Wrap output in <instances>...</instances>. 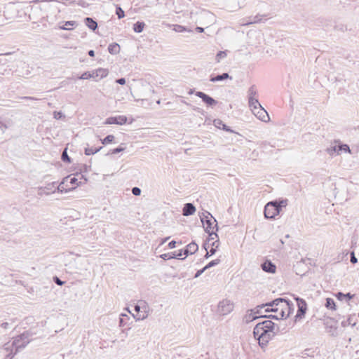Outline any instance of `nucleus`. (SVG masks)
Masks as SVG:
<instances>
[{"label":"nucleus","mask_w":359,"mask_h":359,"mask_svg":"<svg viewBox=\"0 0 359 359\" xmlns=\"http://www.w3.org/2000/svg\"><path fill=\"white\" fill-rule=\"evenodd\" d=\"M266 306H279L276 309H269L267 308L265 311H273L278 313L281 319L287 318L290 316L291 311L292 310V306H293L292 303L290 301L286 300L283 298H278L274 299L273 301L266 304Z\"/></svg>","instance_id":"obj_1"},{"label":"nucleus","mask_w":359,"mask_h":359,"mask_svg":"<svg viewBox=\"0 0 359 359\" xmlns=\"http://www.w3.org/2000/svg\"><path fill=\"white\" fill-rule=\"evenodd\" d=\"M32 334L29 332H25L22 334L15 337L11 344H6L4 345V349L8 351L11 348L15 347V353H8L6 356V359H11L14 355L20 350L25 348L30 341L29 337Z\"/></svg>","instance_id":"obj_2"},{"label":"nucleus","mask_w":359,"mask_h":359,"mask_svg":"<svg viewBox=\"0 0 359 359\" xmlns=\"http://www.w3.org/2000/svg\"><path fill=\"white\" fill-rule=\"evenodd\" d=\"M208 215H204V217H201V220L203 223L204 229L207 233H208L210 239L214 240L215 238L212 236H215L217 238V235L215 233V229L216 228V231H217V223L216 219L210 215V212H206Z\"/></svg>","instance_id":"obj_3"},{"label":"nucleus","mask_w":359,"mask_h":359,"mask_svg":"<svg viewBox=\"0 0 359 359\" xmlns=\"http://www.w3.org/2000/svg\"><path fill=\"white\" fill-rule=\"evenodd\" d=\"M263 325H265V327H264L262 332L260 334H262V339H259V345L262 347L266 346L275 335V332L273 331L275 324L271 320H264Z\"/></svg>","instance_id":"obj_4"},{"label":"nucleus","mask_w":359,"mask_h":359,"mask_svg":"<svg viewBox=\"0 0 359 359\" xmlns=\"http://www.w3.org/2000/svg\"><path fill=\"white\" fill-rule=\"evenodd\" d=\"M280 211V204L277 201L269 202L264 208V216L267 219H273Z\"/></svg>","instance_id":"obj_5"},{"label":"nucleus","mask_w":359,"mask_h":359,"mask_svg":"<svg viewBox=\"0 0 359 359\" xmlns=\"http://www.w3.org/2000/svg\"><path fill=\"white\" fill-rule=\"evenodd\" d=\"M109 74V70L104 68H98L92 72H86L82 74L79 79H95L97 77H100V79L105 78Z\"/></svg>","instance_id":"obj_6"},{"label":"nucleus","mask_w":359,"mask_h":359,"mask_svg":"<svg viewBox=\"0 0 359 359\" xmlns=\"http://www.w3.org/2000/svg\"><path fill=\"white\" fill-rule=\"evenodd\" d=\"M233 304L229 299H223L218 304L217 311L221 315H227L233 309Z\"/></svg>","instance_id":"obj_7"},{"label":"nucleus","mask_w":359,"mask_h":359,"mask_svg":"<svg viewBox=\"0 0 359 359\" xmlns=\"http://www.w3.org/2000/svg\"><path fill=\"white\" fill-rule=\"evenodd\" d=\"M56 182H53L48 184L45 187H40L38 188V195L42 196L43 195L48 196L50 194H53L56 191L55 185Z\"/></svg>","instance_id":"obj_8"},{"label":"nucleus","mask_w":359,"mask_h":359,"mask_svg":"<svg viewBox=\"0 0 359 359\" xmlns=\"http://www.w3.org/2000/svg\"><path fill=\"white\" fill-rule=\"evenodd\" d=\"M195 95L202 99L203 102L206 104L208 106H215L217 104V101L205 94L203 92L197 91Z\"/></svg>","instance_id":"obj_9"},{"label":"nucleus","mask_w":359,"mask_h":359,"mask_svg":"<svg viewBox=\"0 0 359 359\" xmlns=\"http://www.w3.org/2000/svg\"><path fill=\"white\" fill-rule=\"evenodd\" d=\"M243 0H228L226 8L229 12H235L242 8Z\"/></svg>","instance_id":"obj_10"},{"label":"nucleus","mask_w":359,"mask_h":359,"mask_svg":"<svg viewBox=\"0 0 359 359\" xmlns=\"http://www.w3.org/2000/svg\"><path fill=\"white\" fill-rule=\"evenodd\" d=\"M127 117L125 116H111L106 119V124L123 125L127 122Z\"/></svg>","instance_id":"obj_11"},{"label":"nucleus","mask_w":359,"mask_h":359,"mask_svg":"<svg viewBox=\"0 0 359 359\" xmlns=\"http://www.w3.org/2000/svg\"><path fill=\"white\" fill-rule=\"evenodd\" d=\"M252 113L262 121L268 122L270 120L267 111L262 107L256 108V111H252Z\"/></svg>","instance_id":"obj_12"},{"label":"nucleus","mask_w":359,"mask_h":359,"mask_svg":"<svg viewBox=\"0 0 359 359\" xmlns=\"http://www.w3.org/2000/svg\"><path fill=\"white\" fill-rule=\"evenodd\" d=\"M296 300L298 306V311L295 317L302 318V316H304L306 313L307 310V305L306 302L302 299L297 297Z\"/></svg>","instance_id":"obj_13"},{"label":"nucleus","mask_w":359,"mask_h":359,"mask_svg":"<svg viewBox=\"0 0 359 359\" xmlns=\"http://www.w3.org/2000/svg\"><path fill=\"white\" fill-rule=\"evenodd\" d=\"M262 270L265 272L274 273L276 272V266L269 260H266L261 265Z\"/></svg>","instance_id":"obj_14"},{"label":"nucleus","mask_w":359,"mask_h":359,"mask_svg":"<svg viewBox=\"0 0 359 359\" xmlns=\"http://www.w3.org/2000/svg\"><path fill=\"white\" fill-rule=\"evenodd\" d=\"M196 212V208L194 204L191 203H187L184 204V208L182 209V215L184 216H190L194 214Z\"/></svg>","instance_id":"obj_15"},{"label":"nucleus","mask_w":359,"mask_h":359,"mask_svg":"<svg viewBox=\"0 0 359 359\" xmlns=\"http://www.w3.org/2000/svg\"><path fill=\"white\" fill-rule=\"evenodd\" d=\"M263 324H264V321L257 323L253 330L254 337L255 339H257L259 341L260 339H262V334H261V332H262L264 327H265V325H263Z\"/></svg>","instance_id":"obj_16"},{"label":"nucleus","mask_w":359,"mask_h":359,"mask_svg":"<svg viewBox=\"0 0 359 359\" xmlns=\"http://www.w3.org/2000/svg\"><path fill=\"white\" fill-rule=\"evenodd\" d=\"M69 177H65L57 187L55 186L56 191H58L60 193H67L75 189V187L68 189L65 187V183L69 179Z\"/></svg>","instance_id":"obj_17"},{"label":"nucleus","mask_w":359,"mask_h":359,"mask_svg":"<svg viewBox=\"0 0 359 359\" xmlns=\"http://www.w3.org/2000/svg\"><path fill=\"white\" fill-rule=\"evenodd\" d=\"M262 21V15H257L254 17H250L248 20H243L241 23V25L247 26L252 25L253 23H259Z\"/></svg>","instance_id":"obj_18"},{"label":"nucleus","mask_w":359,"mask_h":359,"mask_svg":"<svg viewBox=\"0 0 359 359\" xmlns=\"http://www.w3.org/2000/svg\"><path fill=\"white\" fill-rule=\"evenodd\" d=\"M265 316H257L255 315V313H253V309H251L248 311L247 314L244 317V320L246 323H249L255 320H257L258 318H265Z\"/></svg>","instance_id":"obj_19"},{"label":"nucleus","mask_w":359,"mask_h":359,"mask_svg":"<svg viewBox=\"0 0 359 359\" xmlns=\"http://www.w3.org/2000/svg\"><path fill=\"white\" fill-rule=\"evenodd\" d=\"M85 24L89 29L93 31H95L97 28V23L91 18H86Z\"/></svg>","instance_id":"obj_20"},{"label":"nucleus","mask_w":359,"mask_h":359,"mask_svg":"<svg viewBox=\"0 0 359 359\" xmlns=\"http://www.w3.org/2000/svg\"><path fill=\"white\" fill-rule=\"evenodd\" d=\"M249 107H250L252 111H255L256 108H258L259 107H262L260 103L258 101L257 97L255 98H251L248 100Z\"/></svg>","instance_id":"obj_21"},{"label":"nucleus","mask_w":359,"mask_h":359,"mask_svg":"<svg viewBox=\"0 0 359 359\" xmlns=\"http://www.w3.org/2000/svg\"><path fill=\"white\" fill-rule=\"evenodd\" d=\"M229 78H230V76L228 73H223L222 74H219L215 76L210 77V81L211 82H217V81L225 80Z\"/></svg>","instance_id":"obj_22"},{"label":"nucleus","mask_w":359,"mask_h":359,"mask_svg":"<svg viewBox=\"0 0 359 359\" xmlns=\"http://www.w3.org/2000/svg\"><path fill=\"white\" fill-rule=\"evenodd\" d=\"M108 51L112 55L117 54L120 51V46L116 43H111L108 46Z\"/></svg>","instance_id":"obj_23"},{"label":"nucleus","mask_w":359,"mask_h":359,"mask_svg":"<svg viewBox=\"0 0 359 359\" xmlns=\"http://www.w3.org/2000/svg\"><path fill=\"white\" fill-rule=\"evenodd\" d=\"M214 125L219 128H222L225 131H232L226 125H225L222 120L215 119Z\"/></svg>","instance_id":"obj_24"},{"label":"nucleus","mask_w":359,"mask_h":359,"mask_svg":"<svg viewBox=\"0 0 359 359\" xmlns=\"http://www.w3.org/2000/svg\"><path fill=\"white\" fill-rule=\"evenodd\" d=\"M102 149V147H100L98 148L93 147H88L85 148L84 152H85L86 155L90 156V155L95 154L97 153Z\"/></svg>","instance_id":"obj_25"},{"label":"nucleus","mask_w":359,"mask_h":359,"mask_svg":"<svg viewBox=\"0 0 359 359\" xmlns=\"http://www.w3.org/2000/svg\"><path fill=\"white\" fill-rule=\"evenodd\" d=\"M144 26V22H137L133 25V30L135 32L141 33L143 31Z\"/></svg>","instance_id":"obj_26"},{"label":"nucleus","mask_w":359,"mask_h":359,"mask_svg":"<svg viewBox=\"0 0 359 359\" xmlns=\"http://www.w3.org/2000/svg\"><path fill=\"white\" fill-rule=\"evenodd\" d=\"M187 248L188 251H189V253L193 255L198 250V246L195 242H191L187 245Z\"/></svg>","instance_id":"obj_27"},{"label":"nucleus","mask_w":359,"mask_h":359,"mask_svg":"<svg viewBox=\"0 0 359 359\" xmlns=\"http://www.w3.org/2000/svg\"><path fill=\"white\" fill-rule=\"evenodd\" d=\"M248 100L251 98H255L257 97V91L255 88V86H252L250 87L248 91Z\"/></svg>","instance_id":"obj_28"},{"label":"nucleus","mask_w":359,"mask_h":359,"mask_svg":"<svg viewBox=\"0 0 359 359\" xmlns=\"http://www.w3.org/2000/svg\"><path fill=\"white\" fill-rule=\"evenodd\" d=\"M325 306L328 309L335 310L336 309V305H335L334 299H332V298H327L326 299Z\"/></svg>","instance_id":"obj_29"},{"label":"nucleus","mask_w":359,"mask_h":359,"mask_svg":"<svg viewBox=\"0 0 359 359\" xmlns=\"http://www.w3.org/2000/svg\"><path fill=\"white\" fill-rule=\"evenodd\" d=\"M75 25H76L75 21H67V22H65V23L63 26L60 27V29H63V30H71V29H72V27H73Z\"/></svg>","instance_id":"obj_30"},{"label":"nucleus","mask_w":359,"mask_h":359,"mask_svg":"<svg viewBox=\"0 0 359 359\" xmlns=\"http://www.w3.org/2000/svg\"><path fill=\"white\" fill-rule=\"evenodd\" d=\"M173 30L175 31L176 32H192L191 29H188L186 27H184V26L180 25H174Z\"/></svg>","instance_id":"obj_31"},{"label":"nucleus","mask_w":359,"mask_h":359,"mask_svg":"<svg viewBox=\"0 0 359 359\" xmlns=\"http://www.w3.org/2000/svg\"><path fill=\"white\" fill-rule=\"evenodd\" d=\"M227 55L226 50L225 51H219L215 57V60L217 63L220 62V61L225 58Z\"/></svg>","instance_id":"obj_32"},{"label":"nucleus","mask_w":359,"mask_h":359,"mask_svg":"<svg viewBox=\"0 0 359 359\" xmlns=\"http://www.w3.org/2000/svg\"><path fill=\"white\" fill-rule=\"evenodd\" d=\"M326 151L330 156L334 155L335 153L339 154L338 145H334L327 148Z\"/></svg>","instance_id":"obj_33"},{"label":"nucleus","mask_w":359,"mask_h":359,"mask_svg":"<svg viewBox=\"0 0 359 359\" xmlns=\"http://www.w3.org/2000/svg\"><path fill=\"white\" fill-rule=\"evenodd\" d=\"M114 136L113 135H108L103 140H101V142L103 144H107L111 143L114 141Z\"/></svg>","instance_id":"obj_34"},{"label":"nucleus","mask_w":359,"mask_h":359,"mask_svg":"<svg viewBox=\"0 0 359 359\" xmlns=\"http://www.w3.org/2000/svg\"><path fill=\"white\" fill-rule=\"evenodd\" d=\"M344 151L345 152L351 153V149L347 144H339L338 145V151Z\"/></svg>","instance_id":"obj_35"},{"label":"nucleus","mask_w":359,"mask_h":359,"mask_svg":"<svg viewBox=\"0 0 359 359\" xmlns=\"http://www.w3.org/2000/svg\"><path fill=\"white\" fill-rule=\"evenodd\" d=\"M116 14L117 15L118 19H121L125 16L124 11L120 6H116Z\"/></svg>","instance_id":"obj_36"},{"label":"nucleus","mask_w":359,"mask_h":359,"mask_svg":"<svg viewBox=\"0 0 359 359\" xmlns=\"http://www.w3.org/2000/svg\"><path fill=\"white\" fill-rule=\"evenodd\" d=\"M220 260L219 259H215V260H212L211 262H210L205 267H204V269H208L210 267H212L214 266H216L219 263Z\"/></svg>","instance_id":"obj_37"},{"label":"nucleus","mask_w":359,"mask_h":359,"mask_svg":"<svg viewBox=\"0 0 359 359\" xmlns=\"http://www.w3.org/2000/svg\"><path fill=\"white\" fill-rule=\"evenodd\" d=\"M125 147H122L121 146L117 147V148H115L114 149H111L108 154H118V153H120L121 151H123L125 150Z\"/></svg>","instance_id":"obj_38"},{"label":"nucleus","mask_w":359,"mask_h":359,"mask_svg":"<svg viewBox=\"0 0 359 359\" xmlns=\"http://www.w3.org/2000/svg\"><path fill=\"white\" fill-rule=\"evenodd\" d=\"M61 158H62V161H64V162H68V163L70 162V158L69 157V156L67 154V149H65L62 151Z\"/></svg>","instance_id":"obj_39"},{"label":"nucleus","mask_w":359,"mask_h":359,"mask_svg":"<svg viewBox=\"0 0 359 359\" xmlns=\"http://www.w3.org/2000/svg\"><path fill=\"white\" fill-rule=\"evenodd\" d=\"M264 306H266V304H262L261 306H258L257 308L253 309V313H255V315H259L258 316H262L261 309H263Z\"/></svg>","instance_id":"obj_40"},{"label":"nucleus","mask_w":359,"mask_h":359,"mask_svg":"<svg viewBox=\"0 0 359 359\" xmlns=\"http://www.w3.org/2000/svg\"><path fill=\"white\" fill-rule=\"evenodd\" d=\"M132 194L134 195V196H140L141 194V189L139 188V187H133L132 189Z\"/></svg>","instance_id":"obj_41"},{"label":"nucleus","mask_w":359,"mask_h":359,"mask_svg":"<svg viewBox=\"0 0 359 359\" xmlns=\"http://www.w3.org/2000/svg\"><path fill=\"white\" fill-rule=\"evenodd\" d=\"M53 116L55 119H60L65 117L64 114L61 111H54Z\"/></svg>","instance_id":"obj_42"},{"label":"nucleus","mask_w":359,"mask_h":359,"mask_svg":"<svg viewBox=\"0 0 359 359\" xmlns=\"http://www.w3.org/2000/svg\"><path fill=\"white\" fill-rule=\"evenodd\" d=\"M133 316L136 318L137 320H144L147 318V314L144 313L143 314H139L137 317H136L134 314H132Z\"/></svg>","instance_id":"obj_43"},{"label":"nucleus","mask_w":359,"mask_h":359,"mask_svg":"<svg viewBox=\"0 0 359 359\" xmlns=\"http://www.w3.org/2000/svg\"><path fill=\"white\" fill-rule=\"evenodd\" d=\"M350 261H351V262L352 264H356L358 262V259L355 257V252L353 251H352L351 252V259H350Z\"/></svg>","instance_id":"obj_44"},{"label":"nucleus","mask_w":359,"mask_h":359,"mask_svg":"<svg viewBox=\"0 0 359 359\" xmlns=\"http://www.w3.org/2000/svg\"><path fill=\"white\" fill-rule=\"evenodd\" d=\"M53 281L54 283H55L57 285H64L65 282L61 280L57 276H54L53 277Z\"/></svg>","instance_id":"obj_45"},{"label":"nucleus","mask_w":359,"mask_h":359,"mask_svg":"<svg viewBox=\"0 0 359 359\" xmlns=\"http://www.w3.org/2000/svg\"><path fill=\"white\" fill-rule=\"evenodd\" d=\"M69 183H70L71 184H76L77 185H79V184H81V182H79V184H77V181H78V180H77V178H76V177H72L71 176H69Z\"/></svg>","instance_id":"obj_46"},{"label":"nucleus","mask_w":359,"mask_h":359,"mask_svg":"<svg viewBox=\"0 0 359 359\" xmlns=\"http://www.w3.org/2000/svg\"><path fill=\"white\" fill-rule=\"evenodd\" d=\"M161 258H162L164 260L170 259V253H165L163 254L160 256Z\"/></svg>","instance_id":"obj_47"},{"label":"nucleus","mask_w":359,"mask_h":359,"mask_svg":"<svg viewBox=\"0 0 359 359\" xmlns=\"http://www.w3.org/2000/svg\"><path fill=\"white\" fill-rule=\"evenodd\" d=\"M116 82L120 85H124L126 83V79L125 78H120L116 80Z\"/></svg>","instance_id":"obj_48"},{"label":"nucleus","mask_w":359,"mask_h":359,"mask_svg":"<svg viewBox=\"0 0 359 359\" xmlns=\"http://www.w3.org/2000/svg\"><path fill=\"white\" fill-rule=\"evenodd\" d=\"M265 316L268 317L269 318H273V319H277V320L281 319L279 313H278L277 315H269V316Z\"/></svg>","instance_id":"obj_49"},{"label":"nucleus","mask_w":359,"mask_h":359,"mask_svg":"<svg viewBox=\"0 0 359 359\" xmlns=\"http://www.w3.org/2000/svg\"><path fill=\"white\" fill-rule=\"evenodd\" d=\"M176 245V241H172L168 243V247L170 249L175 248Z\"/></svg>","instance_id":"obj_50"},{"label":"nucleus","mask_w":359,"mask_h":359,"mask_svg":"<svg viewBox=\"0 0 359 359\" xmlns=\"http://www.w3.org/2000/svg\"><path fill=\"white\" fill-rule=\"evenodd\" d=\"M183 255L185 256L184 258H182V259H184L185 257H187L189 255H191L189 253V251H188V249L186 248L184 250H183Z\"/></svg>","instance_id":"obj_51"},{"label":"nucleus","mask_w":359,"mask_h":359,"mask_svg":"<svg viewBox=\"0 0 359 359\" xmlns=\"http://www.w3.org/2000/svg\"><path fill=\"white\" fill-rule=\"evenodd\" d=\"M206 269H204V268L201 270H199L196 272V275H195V278H197L199 276H201Z\"/></svg>","instance_id":"obj_52"},{"label":"nucleus","mask_w":359,"mask_h":359,"mask_svg":"<svg viewBox=\"0 0 359 359\" xmlns=\"http://www.w3.org/2000/svg\"><path fill=\"white\" fill-rule=\"evenodd\" d=\"M125 325H126V323L124 322V319L123 318H121L119 319V326L120 327H123V326H125Z\"/></svg>","instance_id":"obj_53"},{"label":"nucleus","mask_w":359,"mask_h":359,"mask_svg":"<svg viewBox=\"0 0 359 359\" xmlns=\"http://www.w3.org/2000/svg\"><path fill=\"white\" fill-rule=\"evenodd\" d=\"M353 297V295L351 294V293H347V294L344 295V297L347 298L348 300L352 299Z\"/></svg>","instance_id":"obj_54"},{"label":"nucleus","mask_w":359,"mask_h":359,"mask_svg":"<svg viewBox=\"0 0 359 359\" xmlns=\"http://www.w3.org/2000/svg\"><path fill=\"white\" fill-rule=\"evenodd\" d=\"M278 204H280V208L283 206H285L287 205V201L283 200L280 203H278Z\"/></svg>","instance_id":"obj_55"},{"label":"nucleus","mask_w":359,"mask_h":359,"mask_svg":"<svg viewBox=\"0 0 359 359\" xmlns=\"http://www.w3.org/2000/svg\"><path fill=\"white\" fill-rule=\"evenodd\" d=\"M141 306L139 304L135 306V311L137 313L140 312Z\"/></svg>","instance_id":"obj_56"},{"label":"nucleus","mask_w":359,"mask_h":359,"mask_svg":"<svg viewBox=\"0 0 359 359\" xmlns=\"http://www.w3.org/2000/svg\"><path fill=\"white\" fill-rule=\"evenodd\" d=\"M196 30L199 32V33H202L204 32V29L203 27H196Z\"/></svg>","instance_id":"obj_57"},{"label":"nucleus","mask_w":359,"mask_h":359,"mask_svg":"<svg viewBox=\"0 0 359 359\" xmlns=\"http://www.w3.org/2000/svg\"><path fill=\"white\" fill-rule=\"evenodd\" d=\"M212 245V247H215V248H217L219 246V241L217 240L215 242H213Z\"/></svg>","instance_id":"obj_58"},{"label":"nucleus","mask_w":359,"mask_h":359,"mask_svg":"<svg viewBox=\"0 0 359 359\" xmlns=\"http://www.w3.org/2000/svg\"><path fill=\"white\" fill-rule=\"evenodd\" d=\"M170 258L171 259H175V258H177V252H171L170 253Z\"/></svg>","instance_id":"obj_59"},{"label":"nucleus","mask_w":359,"mask_h":359,"mask_svg":"<svg viewBox=\"0 0 359 359\" xmlns=\"http://www.w3.org/2000/svg\"><path fill=\"white\" fill-rule=\"evenodd\" d=\"M177 258H180V257H182L183 255V250H179L177 252Z\"/></svg>","instance_id":"obj_60"},{"label":"nucleus","mask_w":359,"mask_h":359,"mask_svg":"<svg viewBox=\"0 0 359 359\" xmlns=\"http://www.w3.org/2000/svg\"><path fill=\"white\" fill-rule=\"evenodd\" d=\"M344 294H343L342 292H338L337 297L339 299L341 300L342 299V297H344Z\"/></svg>","instance_id":"obj_61"},{"label":"nucleus","mask_w":359,"mask_h":359,"mask_svg":"<svg viewBox=\"0 0 359 359\" xmlns=\"http://www.w3.org/2000/svg\"><path fill=\"white\" fill-rule=\"evenodd\" d=\"M1 326L4 328V329H7L8 327V323H3Z\"/></svg>","instance_id":"obj_62"},{"label":"nucleus","mask_w":359,"mask_h":359,"mask_svg":"<svg viewBox=\"0 0 359 359\" xmlns=\"http://www.w3.org/2000/svg\"><path fill=\"white\" fill-rule=\"evenodd\" d=\"M216 249L217 248H215L213 247L210 249V255H214L215 253Z\"/></svg>","instance_id":"obj_63"},{"label":"nucleus","mask_w":359,"mask_h":359,"mask_svg":"<svg viewBox=\"0 0 359 359\" xmlns=\"http://www.w3.org/2000/svg\"><path fill=\"white\" fill-rule=\"evenodd\" d=\"M88 55L90 56V57H93L95 55V51L93 50H90L88 51Z\"/></svg>","instance_id":"obj_64"}]
</instances>
